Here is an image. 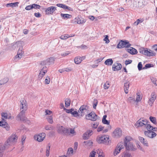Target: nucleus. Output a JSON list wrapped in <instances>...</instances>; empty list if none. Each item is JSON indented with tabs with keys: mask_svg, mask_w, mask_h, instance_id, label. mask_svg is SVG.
<instances>
[{
	"mask_svg": "<svg viewBox=\"0 0 157 157\" xmlns=\"http://www.w3.org/2000/svg\"><path fill=\"white\" fill-rule=\"evenodd\" d=\"M97 141L99 144H109L111 142L109 140V136L108 135H104L98 136Z\"/></svg>",
	"mask_w": 157,
	"mask_h": 157,
	"instance_id": "nucleus-2",
	"label": "nucleus"
},
{
	"mask_svg": "<svg viewBox=\"0 0 157 157\" xmlns=\"http://www.w3.org/2000/svg\"><path fill=\"white\" fill-rule=\"evenodd\" d=\"M73 149L72 148H69L67 150V154L69 155H72L73 153Z\"/></svg>",
	"mask_w": 157,
	"mask_h": 157,
	"instance_id": "nucleus-47",
	"label": "nucleus"
},
{
	"mask_svg": "<svg viewBox=\"0 0 157 157\" xmlns=\"http://www.w3.org/2000/svg\"><path fill=\"white\" fill-rule=\"evenodd\" d=\"M9 81V78L7 77H4L0 80V85H4L7 83Z\"/></svg>",
	"mask_w": 157,
	"mask_h": 157,
	"instance_id": "nucleus-26",
	"label": "nucleus"
},
{
	"mask_svg": "<svg viewBox=\"0 0 157 157\" xmlns=\"http://www.w3.org/2000/svg\"><path fill=\"white\" fill-rule=\"evenodd\" d=\"M71 101L69 98H67L65 100V106L66 107H68L70 105Z\"/></svg>",
	"mask_w": 157,
	"mask_h": 157,
	"instance_id": "nucleus-38",
	"label": "nucleus"
},
{
	"mask_svg": "<svg viewBox=\"0 0 157 157\" xmlns=\"http://www.w3.org/2000/svg\"><path fill=\"white\" fill-rule=\"evenodd\" d=\"M83 59V57H75L74 59V62L75 64H80L81 62L82 61Z\"/></svg>",
	"mask_w": 157,
	"mask_h": 157,
	"instance_id": "nucleus-28",
	"label": "nucleus"
},
{
	"mask_svg": "<svg viewBox=\"0 0 157 157\" xmlns=\"http://www.w3.org/2000/svg\"><path fill=\"white\" fill-rule=\"evenodd\" d=\"M122 135L121 129L119 128H117L115 129L113 133V136L115 138H119Z\"/></svg>",
	"mask_w": 157,
	"mask_h": 157,
	"instance_id": "nucleus-9",
	"label": "nucleus"
},
{
	"mask_svg": "<svg viewBox=\"0 0 157 157\" xmlns=\"http://www.w3.org/2000/svg\"><path fill=\"white\" fill-rule=\"evenodd\" d=\"M97 104H98L97 100L96 99H94V104L93 105V108L94 109H96V107L97 105Z\"/></svg>",
	"mask_w": 157,
	"mask_h": 157,
	"instance_id": "nucleus-55",
	"label": "nucleus"
},
{
	"mask_svg": "<svg viewBox=\"0 0 157 157\" xmlns=\"http://www.w3.org/2000/svg\"><path fill=\"white\" fill-rule=\"evenodd\" d=\"M104 40L105 41L106 44H108L109 42V40L108 39V35H105V37L104 39Z\"/></svg>",
	"mask_w": 157,
	"mask_h": 157,
	"instance_id": "nucleus-59",
	"label": "nucleus"
},
{
	"mask_svg": "<svg viewBox=\"0 0 157 157\" xmlns=\"http://www.w3.org/2000/svg\"><path fill=\"white\" fill-rule=\"evenodd\" d=\"M64 109L66 110V113H71V114L72 113V111H73L74 110V109H68L64 108Z\"/></svg>",
	"mask_w": 157,
	"mask_h": 157,
	"instance_id": "nucleus-60",
	"label": "nucleus"
},
{
	"mask_svg": "<svg viewBox=\"0 0 157 157\" xmlns=\"http://www.w3.org/2000/svg\"><path fill=\"white\" fill-rule=\"evenodd\" d=\"M131 154L127 152H125L123 153L122 155V157H131Z\"/></svg>",
	"mask_w": 157,
	"mask_h": 157,
	"instance_id": "nucleus-43",
	"label": "nucleus"
},
{
	"mask_svg": "<svg viewBox=\"0 0 157 157\" xmlns=\"http://www.w3.org/2000/svg\"><path fill=\"white\" fill-rule=\"evenodd\" d=\"M113 63V61L112 59H109L106 60L105 61L104 63L106 65L111 66L112 64Z\"/></svg>",
	"mask_w": 157,
	"mask_h": 157,
	"instance_id": "nucleus-30",
	"label": "nucleus"
},
{
	"mask_svg": "<svg viewBox=\"0 0 157 157\" xmlns=\"http://www.w3.org/2000/svg\"><path fill=\"white\" fill-rule=\"evenodd\" d=\"M143 21V20L142 19L140 20L139 19H138L134 23L133 25L137 26L139 23H142Z\"/></svg>",
	"mask_w": 157,
	"mask_h": 157,
	"instance_id": "nucleus-45",
	"label": "nucleus"
},
{
	"mask_svg": "<svg viewBox=\"0 0 157 157\" xmlns=\"http://www.w3.org/2000/svg\"><path fill=\"white\" fill-rule=\"evenodd\" d=\"M2 120L1 121H5V119H10L11 118V115L10 113H2L1 114Z\"/></svg>",
	"mask_w": 157,
	"mask_h": 157,
	"instance_id": "nucleus-15",
	"label": "nucleus"
},
{
	"mask_svg": "<svg viewBox=\"0 0 157 157\" xmlns=\"http://www.w3.org/2000/svg\"><path fill=\"white\" fill-rule=\"evenodd\" d=\"M32 8L35 9H40V6L39 5L34 4L32 5Z\"/></svg>",
	"mask_w": 157,
	"mask_h": 157,
	"instance_id": "nucleus-44",
	"label": "nucleus"
},
{
	"mask_svg": "<svg viewBox=\"0 0 157 157\" xmlns=\"http://www.w3.org/2000/svg\"><path fill=\"white\" fill-rule=\"evenodd\" d=\"M66 129H67L65 128L63 126H60L58 129V131L60 133H64L65 135L66 134Z\"/></svg>",
	"mask_w": 157,
	"mask_h": 157,
	"instance_id": "nucleus-27",
	"label": "nucleus"
},
{
	"mask_svg": "<svg viewBox=\"0 0 157 157\" xmlns=\"http://www.w3.org/2000/svg\"><path fill=\"white\" fill-rule=\"evenodd\" d=\"M129 86V83L128 82H126L124 84V90L126 94H127L128 92V89Z\"/></svg>",
	"mask_w": 157,
	"mask_h": 157,
	"instance_id": "nucleus-31",
	"label": "nucleus"
},
{
	"mask_svg": "<svg viewBox=\"0 0 157 157\" xmlns=\"http://www.w3.org/2000/svg\"><path fill=\"white\" fill-rule=\"evenodd\" d=\"M86 119L91 120L92 121H96L97 118V116L94 112H92L86 116Z\"/></svg>",
	"mask_w": 157,
	"mask_h": 157,
	"instance_id": "nucleus-13",
	"label": "nucleus"
},
{
	"mask_svg": "<svg viewBox=\"0 0 157 157\" xmlns=\"http://www.w3.org/2000/svg\"><path fill=\"white\" fill-rule=\"evenodd\" d=\"M152 83L155 85L157 86V80L156 78H152L151 79Z\"/></svg>",
	"mask_w": 157,
	"mask_h": 157,
	"instance_id": "nucleus-54",
	"label": "nucleus"
},
{
	"mask_svg": "<svg viewBox=\"0 0 157 157\" xmlns=\"http://www.w3.org/2000/svg\"><path fill=\"white\" fill-rule=\"evenodd\" d=\"M104 127H102L101 126H99L97 128V131L98 132H100L103 130Z\"/></svg>",
	"mask_w": 157,
	"mask_h": 157,
	"instance_id": "nucleus-61",
	"label": "nucleus"
},
{
	"mask_svg": "<svg viewBox=\"0 0 157 157\" xmlns=\"http://www.w3.org/2000/svg\"><path fill=\"white\" fill-rule=\"evenodd\" d=\"M62 8H63L64 9L67 10H71V9H72L71 8L65 5H64V4L63 5Z\"/></svg>",
	"mask_w": 157,
	"mask_h": 157,
	"instance_id": "nucleus-57",
	"label": "nucleus"
},
{
	"mask_svg": "<svg viewBox=\"0 0 157 157\" xmlns=\"http://www.w3.org/2000/svg\"><path fill=\"white\" fill-rule=\"evenodd\" d=\"M96 152L94 151H91L89 157H95Z\"/></svg>",
	"mask_w": 157,
	"mask_h": 157,
	"instance_id": "nucleus-52",
	"label": "nucleus"
},
{
	"mask_svg": "<svg viewBox=\"0 0 157 157\" xmlns=\"http://www.w3.org/2000/svg\"><path fill=\"white\" fill-rule=\"evenodd\" d=\"M47 120L48 123L50 124H52L53 122V117L52 115H50L47 118Z\"/></svg>",
	"mask_w": 157,
	"mask_h": 157,
	"instance_id": "nucleus-37",
	"label": "nucleus"
},
{
	"mask_svg": "<svg viewBox=\"0 0 157 157\" xmlns=\"http://www.w3.org/2000/svg\"><path fill=\"white\" fill-rule=\"evenodd\" d=\"M24 52L22 50V48H20L18 51L17 55L15 56V58L21 59L22 57Z\"/></svg>",
	"mask_w": 157,
	"mask_h": 157,
	"instance_id": "nucleus-21",
	"label": "nucleus"
},
{
	"mask_svg": "<svg viewBox=\"0 0 157 157\" xmlns=\"http://www.w3.org/2000/svg\"><path fill=\"white\" fill-rule=\"evenodd\" d=\"M71 37V36H70L69 35L67 34H65L60 36V38L62 40H66L67 38Z\"/></svg>",
	"mask_w": 157,
	"mask_h": 157,
	"instance_id": "nucleus-32",
	"label": "nucleus"
},
{
	"mask_svg": "<svg viewBox=\"0 0 157 157\" xmlns=\"http://www.w3.org/2000/svg\"><path fill=\"white\" fill-rule=\"evenodd\" d=\"M131 44L128 42L121 40L117 45V48H122L124 47H128Z\"/></svg>",
	"mask_w": 157,
	"mask_h": 157,
	"instance_id": "nucleus-12",
	"label": "nucleus"
},
{
	"mask_svg": "<svg viewBox=\"0 0 157 157\" xmlns=\"http://www.w3.org/2000/svg\"><path fill=\"white\" fill-rule=\"evenodd\" d=\"M138 68L139 71H140L142 68V65L141 62H139L138 65Z\"/></svg>",
	"mask_w": 157,
	"mask_h": 157,
	"instance_id": "nucleus-58",
	"label": "nucleus"
},
{
	"mask_svg": "<svg viewBox=\"0 0 157 157\" xmlns=\"http://www.w3.org/2000/svg\"><path fill=\"white\" fill-rule=\"evenodd\" d=\"M125 144V142L124 141L123 142H121L119 143L113 151L114 155L115 156L117 155L120 152L122 149H124L125 147H126V144Z\"/></svg>",
	"mask_w": 157,
	"mask_h": 157,
	"instance_id": "nucleus-3",
	"label": "nucleus"
},
{
	"mask_svg": "<svg viewBox=\"0 0 157 157\" xmlns=\"http://www.w3.org/2000/svg\"><path fill=\"white\" fill-rule=\"evenodd\" d=\"M110 86V85L108 82H106L104 85V88L105 89H107Z\"/></svg>",
	"mask_w": 157,
	"mask_h": 157,
	"instance_id": "nucleus-49",
	"label": "nucleus"
},
{
	"mask_svg": "<svg viewBox=\"0 0 157 157\" xmlns=\"http://www.w3.org/2000/svg\"><path fill=\"white\" fill-rule=\"evenodd\" d=\"M122 67L121 65L119 63H115L113 65V69L114 71H118L121 69Z\"/></svg>",
	"mask_w": 157,
	"mask_h": 157,
	"instance_id": "nucleus-20",
	"label": "nucleus"
},
{
	"mask_svg": "<svg viewBox=\"0 0 157 157\" xmlns=\"http://www.w3.org/2000/svg\"><path fill=\"white\" fill-rule=\"evenodd\" d=\"M61 16L64 19H65L66 18H70L71 17V15L67 14L61 13Z\"/></svg>",
	"mask_w": 157,
	"mask_h": 157,
	"instance_id": "nucleus-35",
	"label": "nucleus"
},
{
	"mask_svg": "<svg viewBox=\"0 0 157 157\" xmlns=\"http://www.w3.org/2000/svg\"><path fill=\"white\" fill-rule=\"evenodd\" d=\"M127 51L132 54H135L137 53V51L136 49L132 47H130L127 49Z\"/></svg>",
	"mask_w": 157,
	"mask_h": 157,
	"instance_id": "nucleus-23",
	"label": "nucleus"
},
{
	"mask_svg": "<svg viewBox=\"0 0 157 157\" xmlns=\"http://www.w3.org/2000/svg\"><path fill=\"white\" fill-rule=\"evenodd\" d=\"M72 114L73 115L74 117H77L78 116V111L77 112L76 111H72Z\"/></svg>",
	"mask_w": 157,
	"mask_h": 157,
	"instance_id": "nucleus-56",
	"label": "nucleus"
},
{
	"mask_svg": "<svg viewBox=\"0 0 157 157\" xmlns=\"http://www.w3.org/2000/svg\"><path fill=\"white\" fill-rule=\"evenodd\" d=\"M92 134V131L91 130H89L84 134L83 136V139L85 140L87 139Z\"/></svg>",
	"mask_w": 157,
	"mask_h": 157,
	"instance_id": "nucleus-19",
	"label": "nucleus"
},
{
	"mask_svg": "<svg viewBox=\"0 0 157 157\" xmlns=\"http://www.w3.org/2000/svg\"><path fill=\"white\" fill-rule=\"evenodd\" d=\"M147 53H146V55L147 56H154L155 55V53H154L153 51L151 50H149V51L147 50Z\"/></svg>",
	"mask_w": 157,
	"mask_h": 157,
	"instance_id": "nucleus-36",
	"label": "nucleus"
},
{
	"mask_svg": "<svg viewBox=\"0 0 157 157\" xmlns=\"http://www.w3.org/2000/svg\"><path fill=\"white\" fill-rule=\"evenodd\" d=\"M45 129L46 130H52L53 129V127L49 125H47L45 126Z\"/></svg>",
	"mask_w": 157,
	"mask_h": 157,
	"instance_id": "nucleus-48",
	"label": "nucleus"
},
{
	"mask_svg": "<svg viewBox=\"0 0 157 157\" xmlns=\"http://www.w3.org/2000/svg\"><path fill=\"white\" fill-rule=\"evenodd\" d=\"M147 50L144 48H141L139 49V52L141 53L146 55Z\"/></svg>",
	"mask_w": 157,
	"mask_h": 157,
	"instance_id": "nucleus-34",
	"label": "nucleus"
},
{
	"mask_svg": "<svg viewBox=\"0 0 157 157\" xmlns=\"http://www.w3.org/2000/svg\"><path fill=\"white\" fill-rule=\"evenodd\" d=\"M21 105H20V110H24L25 111L27 109V106L26 101L25 100H22L21 101Z\"/></svg>",
	"mask_w": 157,
	"mask_h": 157,
	"instance_id": "nucleus-18",
	"label": "nucleus"
},
{
	"mask_svg": "<svg viewBox=\"0 0 157 157\" xmlns=\"http://www.w3.org/2000/svg\"><path fill=\"white\" fill-rule=\"evenodd\" d=\"M45 10L46 14H52L56 10V7L55 6H52L49 7L45 8Z\"/></svg>",
	"mask_w": 157,
	"mask_h": 157,
	"instance_id": "nucleus-10",
	"label": "nucleus"
},
{
	"mask_svg": "<svg viewBox=\"0 0 157 157\" xmlns=\"http://www.w3.org/2000/svg\"><path fill=\"white\" fill-rule=\"evenodd\" d=\"M156 98V96L155 95V94L154 93H152L151 95V97L149 98V100L148 101V103L149 105L151 106L155 100Z\"/></svg>",
	"mask_w": 157,
	"mask_h": 157,
	"instance_id": "nucleus-16",
	"label": "nucleus"
},
{
	"mask_svg": "<svg viewBox=\"0 0 157 157\" xmlns=\"http://www.w3.org/2000/svg\"><path fill=\"white\" fill-rule=\"evenodd\" d=\"M55 60L53 58L51 57L41 62L40 64L49 65L53 64Z\"/></svg>",
	"mask_w": 157,
	"mask_h": 157,
	"instance_id": "nucleus-11",
	"label": "nucleus"
},
{
	"mask_svg": "<svg viewBox=\"0 0 157 157\" xmlns=\"http://www.w3.org/2000/svg\"><path fill=\"white\" fill-rule=\"evenodd\" d=\"M128 101L129 102L132 103V104H134L136 102L135 100L132 97H129L128 98Z\"/></svg>",
	"mask_w": 157,
	"mask_h": 157,
	"instance_id": "nucleus-40",
	"label": "nucleus"
},
{
	"mask_svg": "<svg viewBox=\"0 0 157 157\" xmlns=\"http://www.w3.org/2000/svg\"><path fill=\"white\" fill-rule=\"evenodd\" d=\"M25 10H30L33 9L32 8V5H29L26 6L25 8Z\"/></svg>",
	"mask_w": 157,
	"mask_h": 157,
	"instance_id": "nucleus-63",
	"label": "nucleus"
},
{
	"mask_svg": "<svg viewBox=\"0 0 157 157\" xmlns=\"http://www.w3.org/2000/svg\"><path fill=\"white\" fill-rule=\"evenodd\" d=\"M152 67H153V65L152 64L150 63H147L145 65V67H144L143 68V69H145L147 68H150Z\"/></svg>",
	"mask_w": 157,
	"mask_h": 157,
	"instance_id": "nucleus-51",
	"label": "nucleus"
},
{
	"mask_svg": "<svg viewBox=\"0 0 157 157\" xmlns=\"http://www.w3.org/2000/svg\"><path fill=\"white\" fill-rule=\"evenodd\" d=\"M98 153V157H104V155L101 151L98 150L97 151Z\"/></svg>",
	"mask_w": 157,
	"mask_h": 157,
	"instance_id": "nucleus-46",
	"label": "nucleus"
},
{
	"mask_svg": "<svg viewBox=\"0 0 157 157\" xmlns=\"http://www.w3.org/2000/svg\"><path fill=\"white\" fill-rule=\"evenodd\" d=\"M0 126L4 127L7 131L10 129V127L6 121H0Z\"/></svg>",
	"mask_w": 157,
	"mask_h": 157,
	"instance_id": "nucleus-22",
	"label": "nucleus"
},
{
	"mask_svg": "<svg viewBox=\"0 0 157 157\" xmlns=\"http://www.w3.org/2000/svg\"><path fill=\"white\" fill-rule=\"evenodd\" d=\"M45 115H52L51 114H52V112L50 110H47L45 111Z\"/></svg>",
	"mask_w": 157,
	"mask_h": 157,
	"instance_id": "nucleus-62",
	"label": "nucleus"
},
{
	"mask_svg": "<svg viewBox=\"0 0 157 157\" xmlns=\"http://www.w3.org/2000/svg\"><path fill=\"white\" fill-rule=\"evenodd\" d=\"M50 82V78L49 77H47L45 80L44 82L46 84H49Z\"/></svg>",
	"mask_w": 157,
	"mask_h": 157,
	"instance_id": "nucleus-53",
	"label": "nucleus"
},
{
	"mask_svg": "<svg viewBox=\"0 0 157 157\" xmlns=\"http://www.w3.org/2000/svg\"><path fill=\"white\" fill-rule=\"evenodd\" d=\"M17 139L18 137L16 134H12L7 140V144L10 145L14 144L17 142Z\"/></svg>",
	"mask_w": 157,
	"mask_h": 157,
	"instance_id": "nucleus-5",
	"label": "nucleus"
},
{
	"mask_svg": "<svg viewBox=\"0 0 157 157\" xmlns=\"http://www.w3.org/2000/svg\"><path fill=\"white\" fill-rule=\"evenodd\" d=\"M78 116L82 117L88 113V108L87 106L82 105L78 110Z\"/></svg>",
	"mask_w": 157,
	"mask_h": 157,
	"instance_id": "nucleus-7",
	"label": "nucleus"
},
{
	"mask_svg": "<svg viewBox=\"0 0 157 157\" xmlns=\"http://www.w3.org/2000/svg\"><path fill=\"white\" fill-rule=\"evenodd\" d=\"M45 137V134L44 133H40L38 135H36L34 136V139L39 142L42 141Z\"/></svg>",
	"mask_w": 157,
	"mask_h": 157,
	"instance_id": "nucleus-14",
	"label": "nucleus"
},
{
	"mask_svg": "<svg viewBox=\"0 0 157 157\" xmlns=\"http://www.w3.org/2000/svg\"><path fill=\"white\" fill-rule=\"evenodd\" d=\"M139 139L140 142L143 144L144 145L147 147L148 146V143L147 140H145L144 138L141 137H139Z\"/></svg>",
	"mask_w": 157,
	"mask_h": 157,
	"instance_id": "nucleus-25",
	"label": "nucleus"
},
{
	"mask_svg": "<svg viewBox=\"0 0 157 157\" xmlns=\"http://www.w3.org/2000/svg\"><path fill=\"white\" fill-rule=\"evenodd\" d=\"M84 143L85 145L89 146L92 145L93 144V142L89 140L84 141Z\"/></svg>",
	"mask_w": 157,
	"mask_h": 157,
	"instance_id": "nucleus-42",
	"label": "nucleus"
},
{
	"mask_svg": "<svg viewBox=\"0 0 157 157\" xmlns=\"http://www.w3.org/2000/svg\"><path fill=\"white\" fill-rule=\"evenodd\" d=\"M72 70V68L70 67H67L64 68V71L67 72L71 71Z\"/></svg>",
	"mask_w": 157,
	"mask_h": 157,
	"instance_id": "nucleus-64",
	"label": "nucleus"
},
{
	"mask_svg": "<svg viewBox=\"0 0 157 157\" xmlns=\"http://www.w3.org/2000/svg\"><path fill=\"white\" fill-rule=\"evenodd\" d=\"M40 73L39 75V78L42 79L47 72L48 67L46 65H41Z\"/></svg>",
	"mask_w": 157,
	"mask_h": 157,
	"instance_id": "nucleus-8",
	"label": "nucleus"
},
{
	"mask_svg": "<svg viewBox=\"0 0 157 157\" xmlns=\"http://www.w3.org/2000/svg\"><path fill=\"white\" fill-rule=\"evenodd\" d=\"M150 121L154 124H157L156 118L154 117L151 116L149 117Z\"/></svg>",
	"mask_w": 157,
	"mask_h": 157,
	"instance_id": "nucleus-41",
	"label": "nucleus"
},
{
	"mask_svg": "<svg viewBox=\"0 0 157 157\" xmlns=\"http://www.w3.org/2000/svg\"><path fill=\"white\" fill-rule=\"evenodd\" d=\"M150 125V124H148V122L146 119L143 118L140 119L135 124V125L136 128L140 127H142L146 128H147L148 126Z\"/></svg>",
	"mask_w": 157,
	"mask_h": 157,
	"instance_id": "nucleus-4",
	"label": "nucleus"
},
{
	"mask_svg": "<svg viewBox=\"0 0 157 157\" xmlns=\"http://www.w3.org/2000/svg\"><path fill=\"white\" fill-rule=\"evenodd\" d=\"M75 21L78 24H81L84 23L86 21L83 18L76 17L75 19Z\"/></svg>",
	"mask_w": 157,
	"mask_h": 157,
	"instance_id": "nucleus-24",
	"label": "nucleus"
},
{
	"mask_svg": "<svg viewBox=\"0 0 157 157\" xmlns=\"http://www.w3.org/2000/svg\"><path fill=\"white\" fill-rule=\"evenodd\" d=\"M66 132V135H70V134H73L75 133L74 129L72 128L67 129Z\"/></svg>",
	"mask_w": 157,
	"mask_h": 157,
	"instance_id": "nucleus-29",
	"label": "nucleus"
},
{
	"mask_svg": "<svg viewBox=\"0 0 157 157\" xmlns=\"http://www.w3.org/2000/svg\"><path fill=\"white\" fill-rule=\"evenodd\" d=\"M142 99V98L140 96V93H138L136 94V105L139 101H140Z\"/></svg>",
	"mask_w": 157,
	"mask_h": 157,
	"instance_id": "nucleus-33",
	"label": "nucleus"
},
{
	"mask_svg": "<svg viewBox=\"0 0 157 157\" xmlns=\"http://www.w3.org/2000/svg\"><path fill=\"white\" fill-rule=\"evenodd\" d=\"M50 146L49 144L48 145V147H47L46 150V155L47 157H48L50 155Z\"/></svg>",
	"mask_w": 157,
	"mask_h": 157,
	"instance_id": "nucleus-39",
	"label": "nucleus"
},
{
	"mask_svg": "<svg viewBox=\"0 0 157 157\" xmlns=\"http://www.w3.org/2000/svg\"><path fill=\"white\" fill-rule=\"evenodd\" d=\"M132 140V138L129 136L126 137L124 139L126 144V149L127 150L134 151L136 150L133 143L131 142Z\"/></svg>",
	"mask_w": 157,
	"mask_h": 157,
	"instance_id": "nucleus-1",
	"label": "nucleus"
},
{
	"mask_svg": "<svg viewBox=\"0 0 157 157\" xmlns=\"http://www.w3.org/2000/svg\"><path fill=\"white\" fill-rule=\"evenodd\" d=\"M25 112L24 110H22L17 116V119L18 120L24 121L25 120L24 113Z\"/></svg>",
	"mask_w": 157,
	"mask_h": 157,
	"instance_id": "nucleus-17",
	"label": "nucleus"
},
{
	"mask_svg": "<svg viewBox=\"0 0 157 157\" xmlns=\"http://www.w3.org/2000/svg\"><path fill=\"white\" fill-rule=\"evenodd\" d=\"M151 125H148L146 128L147 131L144 132V134L146 136L150 138H153L155 137L157 134L155 132H153L151 130Z\"/></svg>",
	"mask_w": 157,
	"mask_h": 157,
	"instance_id": "nucleus-6",
	"label": "nucleus"
},
{
	"mask_svg": "<svg viewBox=\"0 0 157 157\" xmlns=\"http://www.w3.org/2000/svg\"><path fill=\"white\" fill-rule=\"evenodd\" d=\"M5 148L6 147L4 145H0V152L2 154V153Z\"/></svg>",
	"mask_w": 157,
	"mask_h": 157,
	"instance_id": "nucleus-50",
	"label": "nucleus"
}]
</instances>
